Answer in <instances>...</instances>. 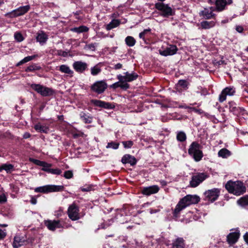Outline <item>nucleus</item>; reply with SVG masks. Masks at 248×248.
<instances>
[{
	"label": "nucleus",
	"instance_id": "nucleus-1",
	"mask_svg": "<svg viewBox=\"0 0 248 248\" xmlns=\"http://www.w3.org/2000/svg\"><path fill=\"white\" fill-rule=\"evenodd\" d=\"M202 147L197 141L192 142L189 147L188 154L196 162L201 161L203 156Z\"/></svg>",
	"mask_w": 248,
	"mask_h": 248
},
{
	"label": "nucleus",
	"instance_id": "nucleus-2",
	"mask_svg": "<svg viewBox=\"0 0 248 248\" xmlns=\"http://www.w3.org/2000/svg\"><path fill=\"white\" fill-rule=\"evenodd\" d=\"M155 7L160 12V15L164 17L168 18L175 14V9L171 8L168 4L157 2L155 4Z\"/></svg>",
	"mask_w": 248,
	"mask_h": 248
},
{
	"label": "nucleus",
	"instance_id": "nucleus-3",
	"mask_svg": "<svg viewBox=\"0 0 248 248\" xmlns=\"http://www.w3.org/2000/svg\"><path fill=\"white\" fill-rule=\"evenodd\" d=\"M30 87L42 96H50L55 93V91L53 89L40 84H31Z\"/></svg>",
	"mask_w": 248,
	"mask_h": 248
},
{
	"label": "nucleus",
	"instance_id": "nucleus-4",
	"mask_svg": "<svg viewBox=\"0 0 248 248\" xmlns=\"http://www.w3.org/2000/svg\"><path fill=\"white\" fill-rule=\"evenodd\" d=\"M64 187L63 186L46 185L35 188L34 191L35 192L48 193L53 192L62 191L64 190Z\"/></svg>",
	"mask_w": 248,
	"mask_h": 248
},
{
	"label": "nucleus",
	"instance_id": "nucleus-5",
	"mask_svg": "<svg viewBox=\"0 0 248 248\" xmlns=\"http://www.w3.org/2000/svg\"><path fill=\"white\" fill-rule=\"evenodd\" d=\"M208 177V175L205 173H197L196 174L192 176L191 179L189 182V186L193 188L196 187Z\"/></svg>",
	"mask_w": 248,
	"mask_h": 248
},
{
	"label": "nucleus",
	"instance_id": "nucleus-6",
	"mask_svg": "<svg viewBox=\"0 0 248 248\" xmlns=\"http://www.w3.org/2000/svg\"><path fill=\"white\" fill-rule=\"evenodd\" d=\"M108 88V84L105 80L95 81L90 87L91 91L97 94H100L104 92Z\"/></svg>",
	"mask_w": 248,
	"mask_h": 248
},
{
	"label": "nucleus",
	"instance_id": "nucleus-7",
	"mask_svg": "<svg viewBox=\"0 0 248 248\" xmlns=\"http://www.w3.org/2000/svg\"><path fill=\"white\" fill-rule=\"evenodd\" d=\"M220 190L219 188H214L205 191L204 193V200L213 202L217 201L220 195Z\"/></svg>",
	"mask_w": 248,
	"mask_h": 248
},
{
	"label": "nucleus",
	"instance_id": "nucleus-8",
	"mask_svg": "<svg viewBox=\"0 0 248 248\" xmlns=\"http://www.w3.org/2000/svg\"><path fill=\"white\" fill-rule=\"evenodd\" d=\"M79 208L75 202L70 205L68 210L67 214L68 217L73 221H76L80 218Z\"/></svg>",
	"mask_w": 248,
	"mask_h": 248
},
{
	"label": "nucleus",
	"instance_id": "nucleus-9",
	"mask_svg": "<svg viewBox=\"0 0 248 248\" xmlns=\"http://www.w3.org/2000/svg\"><path fill=\"white\" fill-rule=\"evenodd\" d=\"M112 209L111 208L109 210V213H111V216L112 217L109 219V222L112 221V222L115 221L117 222H119L120 224H123L124 223V211L123 210L116 209L114 211V213H112Z\"/></svg>",
	"mask_w": 248,
	"mask_h": 248
},
{
	"label": "nucleus",
	"instance_id": "nucleus-10",
	"mask_svg": "<svg viewBox=\"0 0 248 248\" xmlns=\"http://www.w3.org/2000/svg\"><path fill=\"white\" fill-rule=\"evenodd\" d=\"M180 200L186 207L191 204L198 203L200 201V198L196 195H187Z\"/></svg>",
	"mask_w": 248,
	"mask_h": 248
},
{
	"label": "nucleus",
	"instance_id": "nucleus-11",
	"mask_svg": "<svg viewBox=\"0 0 248 248\" xmlns=\"http://www.w3.org/2000/svg\"><path fill=\"white\" fill-rule=\"evenodd\" d=\"M235 93V89L233 86H228L224 88L219 95L218 100L222 103L226 99L227 95L232 96Z\"/></svg>",
	"mask_w": 248,
	"mask_h": 248
},
{
	"label": "nucleus",
	"instance_id": "nucleus-12",
	"mask_svg": "<svg viewBox=\"0 0 248 248\" xmlns=\"http://www.w3.org/2000/svg\"><path fill=\"white\" fill-rule=\"evenodd\" d=\"M178 51V48L174 45H170L164 49H159V53L163 56H171L175 54Z\"/></svg>",
	"mask_w": 248,
	"mask_h": 248
},
{
	"label": "nucleus",
	"instance_id": "nucleus-13",
	"mask_svg": "<svg viewBox=\"0 0 248 248\" xmlns=\"http://www.w3.org/2000/svg\"><path fill=\"white\" fill-rule=\"evenodd\" d=\"M44 223L47 229L52 231H54L57 228H63L60 220H47L45 221Z\"/></svg>",
	"mask_w": 248,
	"mask_h": 248
},
{
	"label": "nucleus",
	"instance_id": "nucleus-14",
	"mask_svg": "<svg viewBox=\"0 0 248 248\" xmlns=\"http://www.w3.org/2000/svg\"><path fill=\"white\" fill-rule=\"evenodd\" d=\"M124 74V76L121 75H118L117 78L119 80H124L125 81L130 82L136 80L139 77V75L134 71L131 73L126 72Z\"/></svg>",
	"mask_w": 248,
	"mask_h": 248
},
{
	"label": "nucleus",
	"instance_id": "nucleus-15",
	"mask_svg": "<svg viewBox=\"0 0 248 248\" xmlns=\"http://www.w3.org/2000/svg\"><path fill=\"white\" fill-rule=\"evenodd\" d=\"M159 190V187L157 185L143 187L141 189V193L143 195L150 196L157 193Z\"/></svg>",
	"mask_w": 248,
	"mask_h": 248
},
{
	"label": "nucleus",
	"instance_id": "nucleus-16",
	"mask_svg": "<svg viewBox=\"0 0 248 248\" xmlns=\"http://www.w3.org/2000/svg\"><path fill=\"white\" fill-rule=\"evenodd\" d=\"M216 6V12H220L226 9V6L232 4L233 0H217Z\"/></svg>",
	"mask_w": 248,
	"mask_h": 248
},
{
	"label": "nucleus",
	"instance_id": "nucleus-17",
	"mask_svg": "<svg viewBox=\"0 0 248 248\" xmlns=\"http://www.w3.org/2000/svg\"><path fill=\"white\" fill-rule=\"evenodd\" d=\"M137 159L133 155L130 154H125L121 159V162L123 164H129L130 166H134L137 163Z\"/></svg>",
	"mask_w": 248,
	"mask_h": 248
},
{
	"label": "nucleus",
	"instance_id": "nucleus-18",
	"mask_svg": "<svg viewBox=\"0 0 248 248\" xmlns=\"http://www.w3.org/2000/svg\"><path fill=\"white\" fill-rule=\"evenodd\" d=\"M30 161L34 164L42 167L41 170L47 172V170L52 166V164L48 163L45 161H41L38 159L30 158Z\"/></svg>",
	"mask_w": 248,
	"mask_h": 248
},
{
	"label": "nucleus",
	"instance_id": "nucleus-19",
	"mask_svg": "<svg viewBox=\"0 0 248 248\" xmlns=\"http://www.w3.org/2000/svg\"><path fill=\"white\" fill-rule=\"evenodd\" d=\"M88 65L86 62L81 61H77L73 63L74 69L78 73H83L87 69Z\"/></svg>",
	"mask_w": 248,
	"mask_h": 248
},
{
	"label": "nucleus",
	"instance_id": "nucleus-20",
	"mask_svg": "<svg viewBox=\"0 0 248 248\" xmlns=\"http://www.w3.org/2000/svg\"><path fill=\"white\" fill-rule=\"evenodd\" d=\"M189 82L185 79H180L176 84V90L181 92L182 91H186L188 88Z\"/></svg>",
	"mask_w": 248,
	"mask_h": 248
},
{
	"label": "nucleus",
	"instance_id": "nucleus-21",
	"mask_svg": "<svg viewBox=\"0 0 248 248\" xmlns=\"http://www.w3.org/2000/svg\"><path fill=\"white\" fill-rule=\"evenodd\" d=\"M234 195L239 196L245 191V187L243 186V183L241 181L235 182Z\"/></svg>",
	"mask_w": 248,
	"mask_h": 248
},
{
	"label": "nucleus",
	"instance_id": "nucleus-22",
	"mask_svg": "<svg viewBox=\"0 0 248 248\" xmlns=\"http://www.w3.org/2000/svg\"><path fill=\"white\" fill-rule=\"evenodd\" d=\"M48 39V36L43 31H40L37 33L36 37V41L43 45L45 44Z\"/></svg>",
	"mask_w": 248,
	"mask_h": 248
},
{
	"label": "nucleus",
	"instance_id": "nucleus-23",
	"mask_svg": "<svg viewBox=\"0 0 248 248\" xmlns=\"http://www.w3.org/2000/svg\"><path fill=\"white\" fill-rule=\"evenodd\" d=\"M239 236V232H231L227 236V242L229 244H234L237 241Z\"/></svg>",
	"mask_w": 248,
	"mask_h": 248
},
{
	"label": "nucleus",
	"instance_id": "nucleus-24",
	"mask_svg": "<svg viewBox=\"0 0 248 248\" xmlns=\"http://www.w3.org/2000/svg\"><path fill=\"white\" fill-rule=\"evenodd\" d=\"M185 241L182 237H178L173 240L171 248H185Z\"/></svg>",
	"mask_w": 248,
	"mask_h": 248
},
{
	"label": "nucleus",
	"instance_id": "nucleus-25",
	"mask_svg": "<svg viewBox=\"0 0 248 248\" xmlns=\"http://www.w3.org/2000/svg\"><path fill=\"white\" fill-rule=\"evenodd\" d=\"M199 15L200 16H203L206 19L215 18L216 16V15L207 8H204L203 10L199 13Z\"/></svg>",
	"mask_w": 248,
	"mask_h": 248
},
{
	"label": "nucleus",
	"instance_id": "nucleus-26",
	"mask_svg": "<svg viewBox=\"0 0 248 248\" xmlns=\"http://www.w3.org/2000/svg\"><path fill=\"white\" fill-rule=\"evenodd\" d=\"M26 241L23 237L16 235L14 237L13 242V246L14 248H18L24 245Z\"/></svg>",
	"mask_w": 248,
	"mask_h": 248
},
{
	"label": "nucleus",
	"instance_id": "nucleus-27",
	"mask_svg": "<svg viewBox=\"0 0 248 248\" xmlns=\"http://www.w3.org/2000/svg\"><path fill=\"white\" fill-rule=\"evenodd\" d=\"M151 34V30L150 28H148L144 30L143 31L140 33L139 37L143 40L145 44H148L149 42L148 38L150 37V35Z\"/></svg>",
	"mask_w": 248,
	"mask_h": 248
},
{
	"label": "nucleus",
	"instance_id": "nucleus-28",
	"mask_svg": "<svg viewBox=\"0 0 248 248\" xmlns=\"http://www.w3.org/2000/svg\"><path fill=\"white\" fill-rule=\"evenodd\" d=\"M185 208H186V205H185L180 200L176 205L175 208L172 212L173 216L175 217H178L180 212Z\"/></svg>",
	"mask_w": 248,
	"mask_h": 248
},
{
	"label": "nucleus",
	"instance_id": "nucleus-29",
	"mask_svg": "<svg viewBox=\"0 0 248 248\" xmlns=\"http://www.w3.org/2000/svg\"><path fill=\"white\" fill-rule=\"evenodd\" d=\"M91 103L95 107H98L101 108H108V103L104 101L96 100L92 99Z\"/></svg>",
	"mask_w": 248,
	"mask_h": 248
},
{
	"label": "nucleus",
	"instance_id": "nucleus-30",
	"mask_svg": "<svg viewBox=\"0 0 248 248\" xmlns=\"http://www.w3.org/2000/svg\"><path fill=\"white\" fill-rule=\"evenodd\" d=\"M230 111L233 112L235 114L239 113L241 111H244V108H239L236 107V104L233 102L229 103Z\"/></svg>",
	"mask_w": 248,
	"mask_h": 248
},
{
	"label": "nucleus",
	"instance_id": "nucleus-31",
	"mask_svg": "<svg viewBox=\"0 0 248 248\" xmlns=\"http://www.w3.org/2000/svg\"><path fill=\"white\" fill-rule=\"evenodd\" d=\"M34 129L39 132L47 134L49 131V128L48 126L42 125L40 123H38L34 125Z\"/></svg>",
	"mask_w": 248,
	"mask_h": 248
},
{
	"label": "nucleus",
	"instance_id": "nucleus-32",
	"mask_svg": "<svg viewBox=\"0 0 248 248\" xmlns=\"http://www.w3.org/2000/svg\"><path fill=\"white\" fill-rule=\"evenodd\" d=\"M59 70L62 73L69 75L70 77H72L73 76L74 72L71 70L69 66L67 65H61L59 67Z\"/></svg>",
	"mask_w": 248,
	"mask_h": 248
},
{
	"label": "nucleus",
	"instance_id": "nucleus-33",
	"mask_svg": "<svg viewBox=\"0 0 248 248\" xmlns=\"http://www.w3.org/2000/svg\"><path fill=\"white\" fill-rule=\"evenodd\" d=\"M31 6L30 5H27L23 6H20L16 9V12L19 16H23L28 12L30 10Z\"/></svg>",
	"mask_w": 248,
	"mask_h": 248
},
{
	"label": "nucleus",
	"instance_id": "nucleus-34",
	"mask_svg": "<svg viewBox=\"0 0 248 248\" xmlns=\"http://www.w3.org/2000/svg\"><path fill=\"white\" fill-rule=\"evenodd\" d=\"M237 203L238 205L243 207L248 206V195H246L239 198L237 200Z\"/></svg>",
	"mask_w": 248,
	"mask_h": 248
},
{
	"label": "nucleus",
	"instance_id": "nucleus-35",
	"mask_svg": "<svg viewBox=\"0 0 248 248\" xmlns=\"http://www.w3.org/2000/svg\"><path fill=\"white\" fill-rule=\"evenodd\" d=\"M14 170V166L11 164H3L0 166V172L5 170L7 173H11Z\"/></svg>",
	"mask_w": 248,
	"mask_h": 248
},
{
	"label": "nucleus",
	"instance_id": "nucleus-36",
	"mask_svg": "<svg viewBox=\"0 0 248 248\" xmlns=\"http://www.w3.org/2000/svg\"><path fill=\"white\" fill-rule=\"evenodd\" d=\"M42 69V67L36 63H32L31 65L26 68L25 71L26 72H34L35 71L40 70Z\"/></svg>",
	"mask_w": 248,
	"mask_h": 248
},
{
	"label": "nucleus",
	"instance_id": "nucleus-37",
	"mask_svg": "<svg viewBox=\"0 0 248 248\" xmlns=\"http://www.w3.org/2000/svg\"><path fill=\"white\" fill-rule=\"evenodd\" d=\"M231 152L226 148H222L218 152V156L223 158H226L231 155Z\"/></svg>",
	"mask_w": 248,
	"mask_h": 248
},
{
	"label": "nucleus",
	"instance_id": "nucleus-38",
	"mask_svg": "<svg viewBox=\"0 0 248 248\" xmlns=\"http://www.w3.org/2000/svg\"><path fill=\"white\" fill-rule=\"evenodd\" d=\"M235 182L229 181L225 185V188L230 193L234 194Z\"/></svg>",
	"mask_w": 248,
	"mask_h": 248
},
{
	"label": "nucleus",
	"instance_id": "nucleus-39",
	"mask_svg": "<svg viewBox=\"0 0 248 248\" xmlns=\"http://www.w3.org/2000/svg\"><path fill=\"white\" fill-rule=\"evenodd\" d=\"M215 22L213 21H203L201 23V26L202 29H209L215 26Z\"/></svg>",
	"mask_w": 248,
	"mask_h": 248
},
{
	"label": "nucleus",
	"instance_id": "nucleus-40",
	"mask_svg": "<svg viewBox=\"0 0 248 248\" xmlns=\"http://www.w3.org/2000/svg\"><path fill=\"white\" fill-rule=\"evenodd\" d=\"M80 118L81 120L85 124H91L93 119L92 116L85 113L80 114Z\"/></svg>",
	"mask_w": 248,
	"mask_h": 248
},
{
	"label": "nucleus",
	"instance_id": "nucleus-41",
	"mask_svg": "<svg viewBox=\"0 0 248 248\" xmlns=\"http://www.w3.org/2000/svg\"><path fill=\"white\" fill-rule=\"evenodd\" d=\"M125 42L126 45L130 47L134 46L136 42L134 38L131 36H127L125 39Z\"/></svg>",
	"mask_w": 248,
	"mask_h": 248
},
{
	"label": "nucleus",
	"instance_id": "nucleus-42",
	"mask_svg": "<svg viewBox=\"0 0 248 248\" xmlns=\"http://www.w3.org/2000/svg\"><path fill=\"white\" fill-rule=\"evenodd\" d=\"M89 30V28L84 25L80 26L78 27H76L72 29V31L77 32V33H82V32H85L88 31Z\"/></svg>",
	"mask_w": 248,
	"mask_h": 248
},
{
	"label": "nucleus",
	"instance_id": "nucleus-43",
	"mask_svg": "<svg viewBox=\"0 0 248 248\" xmlns=\"http://www.w3.org/2000/svg\"><path fill=\"white\" fill-rule=\"evenodd\" d=\"M176 138L178 141L184 142L186 139V136L185 132L180 131L177 133Z\"/></svg>",
	"mask_w": 248,
	"mask_h": 248
},
{
	"label": "nucleus",
	"instance_id": "nucleus-44",
	"mask_svg": "<svg viewBox=\"0 0 248 248\" xmlns=\"http://www.w3.org/2000/svg\"><path fill=\"white\" fill-rule=\"evenodd\" d=\"M4 16L8 18H13L19 16L16 9L10 12L7 13L4 15Z\"/></svg>",
	"mask_w": 248,
	"mask_h": 248
},
{
	"label": "nucleus",
	"instance_id": "nucleus-45",
	"mask_svg": "<svg viewBox=\"0 0 248 248\" xmlns=\"http://www.w3.org/2000/svg\"><path fill=\"white\" fill-rule=\"evenodd\" d=\"M120 20L119 19H113L109 22V30L118 27L120 24Z\"/></svg>",
	"mask_w": 248,
	"mask_h": 248
},
{
	"label": "nucleus",
	"instance_id": "nucleus-46",
	"mask_svg": "<svg viewBox=\"0 0 248 248\" xmlns=\"http://www.w3.org/2000/svg\"><path fill=\"white\" fill-rule=\"evenodd\" d=\"M101 71V68L97 65L92 67L91 69V73L93 76L98 75Z\"/></svg>",
	"mask_w": 248,
	"mask_h": 248
},
{
	"label": "nucleus",
	"instance_id": "nucleus-47",
	"mask_svg": "<svg viewBox=\"0 0 248 248\" xmlns=\"http://www.w3.org/2000/svg\"><path fill=\"white\" fill-rule=\"evenodd\" d=\"M14 37L15 40L18 42H21L24 40L23 35L20 32H15Z\"/></svg>",
	"mask_w": 248,
	"mask_h": 248
},
{
	"label": "nucleus",
	"instance_id": "nucleus-48",
	"mask_svg": "<svg viewBox=\"0 0 248 248\" xmlns=\"http://www.w3.org/2000/svg\"><path fill=\"white\" fill-rule=\"evenodd\" d=\"M122 143L125 149L131 148L134 145V142L132 140L123 141Z\"/></svg>",
	"mask_w": 248,
	"mask_h": 248
},
{
	"label": "nucleus",
	"instance_id": "nucleus-49",
	"mask_svg": "<svg viewBox=\"0 0 248 248\" xmlns=\"http://www.w3.org/2000/svg\"><path fill=\"white\" fill-rule=\"evenodd\" d=\"M120 81V88L124 90H126L129 88L130 85L127 83L128 82L124 80H119Z\"/></svg>",
	"mask_w": 248,
	"mask_h": 248
},
{
	"label": "nucleus",
	"instance_id": "nucleus-50",
	"mask_svg": "<svg viewBox=\"0 0 248 248\" xmlns=\"http://www.w3.org/2000/svg\"><path fill=\"white\" fill-rule=\"evenodd\" d=\"M47 173H51L53 174L60 175L62 173V170L59 169H51L49 168V170H46Z\"/></svg>",
	"mask_w": 248,
	"mask_h": 248
},
{
	"label": "nucleus",
	"instance_id": "nucleus-51",
	"mask_svg": "<svg viewBox=\"0 0 248 248\" xmlns=\"http://www.w3.org/2000/svg\"><path fill=\"white\" fill-rule=\"evenodd\" d=\"M63 177L66 179H71L73 177V173L72 170H66L64 172Z\"/></svg>",
	"mask_w": 248,
	"mask_h": 248
},
{
	"label": "nucleus",
	"instance_id": "nucleus-52",
	"mask_svg": "<svg viewBox=\"0 0 248 248\" xmlns=\"http://www.w3.org/2000/svg\"><path fill=\"white\" fill-rule=\"evenodd\" d=\"M30 61L29 56L27 57H25L23 59L21 60L20 62H19L16 64V66H19L24 63L27 62H28Z\"/></svg>",
	"mask_w": 248,
	"mask_h": 248
},
{
	"label": "nucleus",
	"instance_id": "nucleus-53",
	"mask_svg": "<svg viewBox=\"0 0 248 248\" xmlns=\"http://www.w3.org/2000/svg\"><path fill=\"white\" fill-rule=\"evenodd\" d=\"M81 190L83 192H88L90 191L92 189V186L91 185H85L81 187Z\"/></svg>",
	"mask_w": 248,
	"mask_h": 248
},
{
	"label": "nucleus",
	"instance_id": "nucleus-54",
	"mask_svg": "<svg viewBox=\"0 0 248 248\" xmlns=\"http://www.w3.org/2000/svg\"><path fill=\"white\" fill-rule=\"evenodd\" d=\"M119 146V143L118 142L111 141L109 142V148H112L114 149H117Z\"/></svg>",
	"mask_w": 248,
	"mask_h": 248
},
{
	"label": "nucleus",
	"instance_id": "nucleus-55",
	"mask_svg": "<svg viewBox=\"0 0 248 248\" xmlns=\"http://www.w3.org/2000/svg\"><path fill=\"white\" fill-rule=\"evenodd\" d=\"M83 133L82 132H78L73 133V137L74 139H77L79 137H82L83 136Z\"/></svg>",
	"mask_w": 248,
	"mask_h": 248
},
{
	"label": "nucleus",
	"instance_id": "nucleus-56",
	"mask_svg": "<svg viewBox=\"0 0 248 248\" xmlns=\"http://www.w3.org/2000/svg\"><path fill=\"white\" fill-rule=\"evenodd\" d=\"M7 201V198L4 194L0 195V203H3Z\"/></svg>",
	"mask_w": 248,
	"mask_h": 248
},
{
	"label": "nucleus",
	"instance_id": "nucleus-57",
	"mask_svg": "<svg viewBox=\"0 0 248 248\" xmlns=\"http://www.w3.org/2000/svg\"><path fill=\"white\" fill-rule=\"evenodd\" d=\"M236 31L239 33H242L243 32L244 28L242 26H236L235 28Z\"/></svg>",
	"mask_w": 248,
	"mask_h": 248
},
{
	"label": "nucleus",
	"instance_id": "nucleus-58",
	"mask_svg": "<svg viewBox=\"0 0 248 248\" xmlns=\"http://www.w3.org/2000/svg\"><path fill=\"white\" fill-rule=\"evenodd\" d=\"M6 232L0 229V239H3L6 236Z\"/></svg>",
	"mask_w": 248,
	"mask_h": 248
},
{
	"label": "nucleus",
	"instance_id": "nucleus-59",
	"mask_svg": "<svg viewBox=\"0 0 248 248\" xmlns=\"http://www.w3.org/2000/svg\"><path fill=\"white\" fill-rule=\"evenodd\" d=\"M110 87H112L114 89H116L118 87H120V81L119 80L118 82H117L114 84H113Z\"/></svg>",
	"mask_w": 248,
	"mask_h": 248
},
{
	"label": "nucleus",
	"instance_id": "nucleus-60",
	"mask_svg": "<svg viewBox=\"0 0 248 248\" xmlns=\"http://www.w3.org/2000/svg\"><path fill=\"white\" fill-rule=\"evenodd\" d=\"M30 202L32 204H36L37 203V199L34 196H31V199Z\"/></svg>",
	"mask_w": 248,
	"mask_h": 248
},
{
	"label": "nucleus",
	"instance_id": "nucleus-61",
	"mask_svg": "<svg viewBox=\"0 0 248 248\" xmlns=\"http://www.w3.org/2000/svg\"><path fill=\"white\" fill-rule=\"evenodd\" d=\"M159 211H160V210L158 209L150 208L149 209V212L151 214L156 213L157 212H159Z\"/></svg>",
	"mask_w": 248,
	"mask_h": 248
},
{
	"label": "nucleus",
	"instance_id": "nucleus-62",
	"mask_svg": "<svg viewBox=\"0 0 248 248\" xmlns=\"http://www.w3.org/2000/svg\"><path fill=\"white\" fill-rule=\"evenodd\" d=\"M87 47L92 50H94L95 49V46L94 44L92 43L88 45Z\"/></svg>",
	"mask_w": 248,
	"mask_h": 248
},
{
	"label": "nucleus",
	"instance_id": "nucleus-63",
	"mask_svg": "<svg viewBox=\"0 0 248 248\" xmlns=\"http://www.w3.org/2000/svg\"><path fill=\"white\" fill-rule=\"evenodd\" d=\"M31 134L30 133L25 132L23 136V138L24 139H27L30 138L31 137Z\"/></svg>",
	"mask_w": 248,
	"mask_h": 248
},
{
	"label": "nucleus",
	"instance_id": "nucleus-64",
	"mask_svg": "<svg viewBox=\"0 0 248 248\" xmlns=\"http://www.w3.org/2000/svg\"><path fill=\"white\" fill-rule=\"evenodd\" d=\"M244 239L246 243L248 244V232H246L244 234Z\"/></svg>",
	"mask_w": 248,
	"mask_h": 248
}]
</instances>
